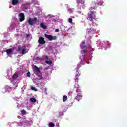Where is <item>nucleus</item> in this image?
Segmentation results:
<instances>
[{"label": "nucleus", "mask_w": 127, "mask_h": 127, "mask_svg": "<svg viewBox=\"0 0 127 127\" xmlns=\"http://www.w3.org/2000/svg\"><path fill=\"white\" fill-rule=\"evenodd\" d=\"M88 18H89V20L90 22H92V24L95 23V21L97 20L96 19V14L94 13V11H91L90 13L88 15Z\"/></svg>", "instance_id": "nucleus-1"}, {"label": "nucleus", "mask_w": 127, "mask_h": 127, "mask_svg": "<svg viewBox=\"0 0 127 127\" xmlns=\"http://www.w3.org/2000/svg\"><path fill=\"white\" fill-rule=\"evenodd\" d=\"M36 20H37V18L35 17L34 19H32L31 18H29L28 19V23H29V25H34L35 23H36Z\"/></svg>", "instance_id": "nucleus-2"}, {"label": "nucleus", "mask_w": 127, "mask_h": 127, "mask_svg": "<svg viewBox=\"0 0 127 127\" xmlns=\"http://www.w3.org/2000/svg\"><path fill=\"white\" fill-rule=\"evenodd\" d=\"M45 36L46 37V38H48L50 41H52V40H56L57 39V37H56V36H53L51 35L45 34Z\"/></svg>", "instance_id": "nucleus-3"}, {"label": "nucleus", "mask_w": 127, "mask_h": 127, "mask_svg": "<svg viewBox=\"0 0 127 127\" xmlns=\"http://www.w3.org/2000/svg\"><path fill=\"white\" fill-rule=\"evenodd\" d=\"M82 97V93H77L74 96V100H76V101L80 102V100H82L83 99Z\"/></svg>", "instance_id": "nucleus-4"}, {"label": "nucleus", "mask_w": 127, "mask_h": 127, "mask_svg": "<svg viewBox=\"0 0 127 127\" xmlns=\"http://www.w3.org/2000/svg\"><path fill=\"white\" fill-rule=\"evenodd\" d=\"M80 75L81 74L79 73L78 69H76V74L75 75L74 78L75 82L76 83H78V82H79V77H80Z\"/></svg>", "instance_id": "nucleus-5"}, {"label": "nucleus", "mask_w": 127, "mask_h": 127, "mask_svg": "<svg viewBox=\"0 0 127 127\" xmlns=\"http://www.w3.org/2000/svg\"><path fill=\"white\" fill-rule=\"evenodd\" d=\"M19 16L20 17L19 18V21L20 22H22L25 19V16H24V14L23 13H21L19 14Z\"/></svg>", "instance_id": "nucleus-6"}, {"label": "nucleus", "mask_w": 127, "mask_h": 127, "mask_svg": "<svg viewBox=\"0 0 127 127\" xmlns=\"http://www.w3.org/2000/svg\"><path fill=\"white\" fill-rule=\"evenodd\" d=\"M38 43L40 44H45V40H44V38L40 37L38 41Z\"/></svg>", "instance_id": "nucleus-7"}, {"label": "nucleus", "mask_w": 127, "mask_h": 127, "mask_svg": "<svg viewBox=\"0 0 127 127\" xmlns=\"http://www.w3.org/2000/svg\"><path fill=\"white\" fill-rule=\"evenodd\" d=\"M75 89H76V94H80V93H82V92L80 90V87H79V85H76V86L75 85Z\"/></svg>", "instance_id": "nucleus-8"}, {"label": "nucleus", "mask_w": 127, "mask_h": 127, "mask_svg": "<svg viewBox=\"0 0 127 127\" xmlns=\"http://www.w3.org/2000/svg\"><path fill=\"white\" fill-rule=\"evenodd\" d=\"M86 52H87L86 50L84 49L82 51L81 53L82 54V56L81 57H80V58H82V59H85Z\"/></svg>", "instance_id": "nucleus-9"}, {"label": "nucleus", "mask_w": 127, "mask_h": 127, "mask_svg": "<svg viewBox=\"0 0 127 127\" xmlns=\"http://www.w3.org/2000/svg\"><path fill=\"white\" fill-rule=\"evenodd\" d=\"M19 2V0H12V4L13 5H17Z\"/></svg>", "instance_id": "nucleus-10"}, {"label": "nucleus", "mask_w": 127, "mask_h": 127, "mask_svg": "<svg viewBox=\"0 0 127 127\" xmlns=\"http://www.w3.org/2000/svg\"><path fill=\"white\" fill-rule=\"evenodd\" d=\"M5 52H6L7 55L12 54V49H7L6 50Z\"/></svg>", "instance_id": "nucleus-11"}, {"label": "nucleus", "mask_w": 127, "mask_h": 127, "mask_svg": "<svg viewBox=\"0 0 127 127\" xmlns=\"http://www.w3.org/2000/svg\"><path fill=\"white\" fill-rule=\"evenodd\" d=\"M94 31H95V29H86V32L87 33H94Z\"/></svg>", "instance_id": "nucleus-12"}, {"label": "nucleus", "mask_w": 127, "mask_h": 127, "mask_svg": "<svg viewBox=\"0 0 127 127\" xmlns=\"http://www.w3.org/2000/svg\"><path fill=\"white\" fill-rule=\"evenodd\" d=\"M104 3V2L102 0H97V5H102Z\"/></svg>", "instance_id": "nucleus-13"}, {"label": "nucleus", "mask_w": 127, "mask_h": 127, "mask_svg": "<svg viewBox=\"0 0 127 127\" xmlns=\"http://www.w3.org/2000/svg\"><path fill=\"white\" fill-rule=\"evenodd\" d=\"M18 78V73H15L12 76L13 80H16Z\"/></svg>", "instance_id": "nucleus-14"}, {"label": "nucleus", "mask_w": 127, "mask_h": 127, "mask_svg": "<svg viewBox=\"0 0 127 127\" xmlns=\"http://www.w3.org/2000/svg\"><path fill=\"white\" fill-rule=\"evenodd\" d=\"M40 27H41V28H43V29H47V27H46V26L44 25V23H41Z\"/></svg>", "instance_id": "nucleus-15"}, {"label": "nucleus", "mask_w": 127, "mask_h": 127, "mask_svg": "<svg viewBox=\"0 0 127 127\" xmlns=\"http://www.w3.org/2000/svg\"><path fill=\"white\" fill-rule=\"evenodd\" d=\"M34 68L36 73H40V69L37 66H35Z\"/></svg>", "instance_id": "nucleus-16"}, {"label": "nucleus", "mask_w": 127, "mask_h": 127, "mask_svg": "<svg viewBox=\"0 0 127 127\" xmlns=\"http://www.w3.org/2000/svg\"><path fill=\"white\" fill-rule=\"evenodd\" d=\"M68 100V97L66 95H64L63 97V102H65Z\"/></svg>", "instance_id": "nucleus-17"}, {"label": "nucleus", "mask_w": 127, "mask_h": 127, "mask_svg": "<svg viewBox=\"0 0 127 127\" xmlns=\"http://www.w3.org/2000/svg\"><path fill=\"white\" fill-rule=\"evenodd\" d=\"M80 47L81 49H83L86 47V46L85 45V42H83L81 44H80Z\"/></svg>", "instance_id": "nucleus-18"}, {"label": "nucleus", "mask_w": 127, "mask_h": 127, "mask_svg": "<svg viewBox=\"0 0 127 127\" xmlns=\"http://www.w3.org/2000/svg\"><path fill=\"white\" fill-rule=\"evenodd\" d=\"M21 50H22V47H21V46H18L16 51L19 52V51H21Z\"/></svg>", "instance_id": "nucleus-19"}, {"label": "nucleus", "mask_w": 127, "mask_h": 127, "mask_svg": "<svg viewBox=\"0 0 127 127\" xmlns=\"http://www.w3.org/2000/svg\"><path fill=\"white\" fill-rule=\"evenodd\" d=\"M30 101L32 102V103H35L36 102V99L35 98H30Z\"/></svg>", "instance_id": "nucleus-20"}, {"label": "nucleus", "mask_w": 127, "mask_h": 127, "mask_svg": "<svg viewBox=\"0 0 127 127\" xmlns=\"http://www.w3.org/2000/svg\"><path fill=\"white\" fill-rule=\"evenodd\" d=\"M45 62L47 64H49V65H51V64H52V61L51 60L46 61Z\"/></svg>", "instance_id": "nucleus-21"}, {"label": "nucleus", "mask_w": 127, "mask_h": 127, "mask_svg": "<svg viewBox=\"0 0 127 127\" xmlns=\"http://www.w3.org/2000/svg\"><path fill=\"white\" fill-rule=\"evenodd\" d=\"M49 126L50 127H54L55 125L54 124V123L51 122L49 124Z\"/></svg>", "instance_id": "nucleus-22"}, {"label": "nucleus", "mask_w": 127, "mask_h": 127, "mask_svg": "<svg viewBox=\"0 0 127 127\" xmlns=\"http://www.w3.org/2000/svg\"><path fill=\"white\" fill-rule=\"evenodd\" d=\"M21 113L22 115H26V111L24 110H21Z\"/></svg>", "instance_id": "nucleus-23"}, {"label": "nucleus", "mask_w": 127, "mask_h": 127, "mask_svg": "<svg viewBox=\"0 0 127 127\" xmlns=\"http://www.w3.org/2000/svg\"><path fill=\"white\" fill-rule=\"evenodd\" d=\"M68 21L69 23H71V24H73V19H72V18H69L68 19Z\"/></svg>", "instance_id": "nucleus-24"}, {"label": "nucleus", "mask_w": 127, "mask_h": 127, "mask_svg": "<svg viewBox=\"0 0 127 127\" xmlns=\"http://www.w3.org/2000/svg\"><path fill=\"white\" fill-rule=\"evenodd\" d=\"M77 0V3L79 4V3H82V4H83V3H85V2L83 0H81V2H80V1Z\"/></svg>", "instance_id": "nucleus-25"}, {"label": "nucleus", "mask_w": 127, "mask_h": 127, "mask_svg": "<svg viewBox=\"0 0 127 127\" xmlns=\"http://www.w3.org/2000/svg\"><path fill=\"white\" fill-rule=\"evenodd\" d=\"M25 51H26L25 49H22L21 53L22 54H25V53H26Z\"/></svg>", "instance_id": "nucleus-26"}, {"label": "nucleus", "mask_w": 127, "mask_h": 127, "mask_svg": "<svg viewBox=\"0 0 127 127\" xmlns=\"http://www.w3.org/2000/svg\"><path fill=\"white\" fill-rule=\"evenodd\" d=\"M31 89L32 90V91H35V92L37 91V89L34 87H31Z\"/></svg>", "instance_id": "nucleus-27"}, {"label": "nucleus", "mask_w": 127, "mask_h": 127, "mask_svg": "<svg viewBox=\"0 0 127 127\" xmlns=\"http://www.w3.org/2000/svg\"><path fill=\"white\" fill-rule=\"evenodd\" d=\"M27 77H28V78H30V72H28V73H27Z\"/></svg>", "instance_id": "nucleus-28"}, {"label": "nucleus", "mask_w": 127, "mask_h": 127, "mask_svg": "<svg viewBox=\"0 0 127 127\" xmlns=\"http://www.w3.org/2000/svg\"><path fill=\"white\" fill-rule=\"evenodd\" d=\"M44 91L46 95H47V88H44Z\"/></svg>", "instance_id": "nucleus-29"}, {"label": "nucleus", "mask_w": 127, "mask_h": 127, "mask_svg": "<svg viewBox=\"0 0 127 127\" xmlns=\"http://www.w3.org/2000/svg\"><path fill=\"white\" fill-rule=\"evenodd\" d=\"M36 59L37 60H40V59H41V58L40 57H37L36 58Z\"/></svg>", "instance_id": "nucleus-30"}, {"label": "nucleus", "mask_w": 127, "mask_h": 127, "mask_svg": "<svg viewBox=\"0 0 127 127\" xmlns=\"http://www.w3.org/2000/svg\"><path fill=\"white\" fill-rule=\"evenodd\" d=\"M55 32H59V29H56L55 30Z\"/></svg>", "instance_id": "nucleus-31"}, {"label": "nucleus", "mask_w": 127, "mask_h": 127, "mask_svg": "<svg viewBox=\"0 0 127 127\" xmlns=\"http://www.w3.org/2000/svg\"><path fill=\"white\" fill-rule=\"evenodd\" d=\"M45 59H48V56H45Z\"/></svg>", "instance_id": "nucleus-32"}, {"label": "nucleus", "mask_w": 127, "mask_h": 127, "mask_svg": "<svg viewBox=\"0 0 127 127\" xmlns=\"http://www.w3.org/2000/svg\"><path fill=\"white\" fill-rule=\"evenodd\" d=\"M80 65H81V64H78V67H79Z\"/></svg>", "instance_id": "nucleus-33"}, {"label": "nucleus", "mask_w": 127, "mask_h": 127, "mask_svg": "<svg viewBox=\"0 0 127 127\" xmlns=\"http://www.w3.org/2000/svg\"><path fill=\"white\" fill-rule=\"evenodd\" d=\"M68 11H71V9H68Z\"/></svg>", "instance_id": "nucleus-34"}, {"label": "nucleus", "mask_w": 127, "mask_h": 127, "mask_svg": "<svg viewBox=\"0 0 127 127\" xmlns=\"http://www.w3.org/2000/svg\"><path fill=\"white\" fill-rule=\"evenodd\" d=\"M97 5V3L96 2H95V5Z\"/></svg>", "instance_id": "nucleus-35"}, {"label": "nucleus", "mask_w": 127, "mask_h": 127, "mask_svg": "<svg viewBox=\"0 0 127 127\" xmlns=\"http://www.w3.org/2000/svg\"><path fill=\"white\" fill-rule=\"evenodd\" d=\"M71 13H73V11H71Z\"/></svg>", "instance_id": "nucleus-36"}, {"label": "nucleus", "mask_w": 127, "mask_h": 127, "mask_svg": "<svg viewBox=\"0 0 127 127\" xmlns=\"http://www.w3.org/2000/svg\"><path fill=\"white\" fill-rule=\"evenodd\" d=\"M26 4H25V5H24V6H26Z\"/></svg>", "instance_id": "nucleus-37"}]
</instances>
